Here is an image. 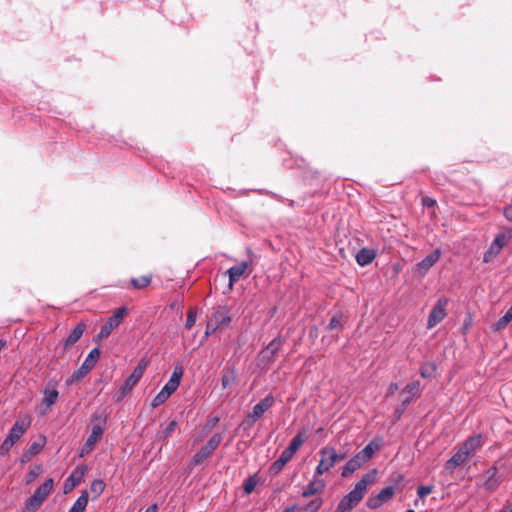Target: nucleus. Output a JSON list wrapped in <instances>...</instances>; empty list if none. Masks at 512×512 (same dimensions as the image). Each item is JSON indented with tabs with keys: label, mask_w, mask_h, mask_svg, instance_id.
Instances as JSON below:
<instances>
[{
	"label": "nucleus",
	"mask_w": 512,
	"mask_h": 512,
	"mask_svg": "<svg viewBox=\"0 0 512 512\" xmlns=\"http://www.w3.org/2000/svg\"><path fill=\"white\" fill-rule=\"evenodd\" d=\"M375 475L376 470L363 475L354 489L342 498L334 512H351L363 499L367 487L375 481Z\"/></svg>",
	"instance_id": "obj_1"
},
{
	"label": "nucleus",
	"mask_w": 512,
	"mask_h": 512,
	"mask_svg": "<svg viewBox=\"0 0 512 512\" xmlns=\"http://www.w3.org/2000/svg\"><path fill=\"white\" fill-rule=\"evenodd\" d=\"M32 422L30 416H23L16 420L8 436L4 439L0 446V454L4 455L13 447V445L24 435Z\"/></svg>",
	"instance_id": "obj_2"
},
{
	"label": "nucleus",
	"mask_w": 512,
	"mask_h": 512,
	"mask_svg": "<svg viewBox=\"0 0 512 512\" xmlns=\"http://www.w3.org/2000/svg\"><path fill=\"white\" fill-rule=\"evenodd\" d=\"M53 486V478H48L35 490L33 495L26 500L25 509L28 512H36L52 492Z\"/></svg>",
	"instance_id": "obj_3"
},
{
	"label": "nucleus",
	"mask_w": 512,
	"mask_h": 512,
	"mask_svg": "<svg viewBox=\"0 0 512 512\" xmlns=\"http://www.w3.org/2000/svg\"><path fill=\"white\" fill-rule=\"evenodd\" d=\"M275 403L273 395L269 394L259 403H257L251 412H249L242 425L245 429H250L259 419L263 417L265 412L269 410Z\"/></svg>",
	"instance_id": "obj_4"
},
{
	"label": "nucleus",
	"mask_w": 512,
	"mask_h": 512,
	"mask_svg": "<svg viewBox=\"0 0 512 512\" xmlns=\"http://www.w3.org/2000/svg\"><path fill=\"white\" fill-rule=\"evenodd\" d=\"M320 456L321 459L315 471L316 476L324 474L330 470L336 462L342 461L346 457L345 454H338L334 448L329 446L320 450Z\"/></svg>",
	"instance_id": "obj_5"
},
{
	"label": "nucleus",
	"mask_w": 512,
	"mask_h": 512,
	"mask_svg": "<svg viewBox=\"0 0 512 512\" xmlns=\"http://www.w3.org/2000/svg\"><path fill=\"white\" fill-rule=\"evenodd\" d=\"M283 343L284 340L282 338H274L265 348L259 352L257 357V365L261 368H265L271 364L275 359V355L281 349Z\"/></svg>",
	"instance_id": "obj_6"
},
{
	"label": "nucleus",
	"mask_w": 512,
	"mask_h": 512,
	"mask_svg": "<svg viewBox=\"0 0 512 512\" xmlns=\"http://www.w3.org/2000/svg\"><path fill=\"white\" fill-rule=\"evenodd\" d=\"M100 357V350L98 348L92 349L84 362L82 363L81 367L74 371V373L71 375V378L69 380L70 383L77 382L83 377H85L95 366L97 360Z\"/></svg>",
	"instance_id": "obj_7"
},
{
	"label": "nucleus",
	"mask_w": 512,
	"mask_h": 512,
	"mask_svg": "<svg viewBox=\"0 0 512 512\" xmlns=\"http://www.w3.org/2000/svg\"><path fill=\"white\" fill-rule=\"evenodd\" d=\"M126 313L127 310L125 307H120L116 309L113 315L110 316L105 322V324L101 327L97 337L99 339L107 338L111 334V332L121 324Z\"/></svg>",
	"instance_id": "obj_8"
},
{
	"label": "nucleus",
	"mask_w": 512,
	"mask_h": 512,
	"mask_svg": "<svg viewBox=\"0 0 512 512\" xmlns=\"http://www.w3.org/2000/svg\"><path fill=\"white\" fill-rule=\"evenodd\" d=\"M448 300L444 297L439 298L435 306L432 308L427 321V328L431 329L439 324L446 316V306Z\"/></svg>",
	"instance_id": "obj_9"
},
{
	"label": "nucleus",
	"mask_w": 512,
	"mask_h": 512,
	"mask_svg": "<svg viewBox=\"0 0 512 512\" xmlns=\"http://www.w3.org/2000/svg\"><path fill=\"white\" fill-rule=\"evenodd\" d=\"M145 367L146 364L142 362L135 367L131 375L126 379L124 385L120 389L119 400H122L126 394L137 385L144 374Z\"/></svg>",
	"instance_id": "obj_10"
},
{
	"label": "nucleus",
	"mask_w": 512,
	"mask_h": 512,
	"mask_svg": "<svg viewBox=\"0 0 512 512\" xmlns=\"http://www.w3.org/2000/svg\"><path fill=\"white\" fill-rule=\"evenodd\" d=\"M395 494L393 486L384 487L377 495L368 498L366 505L370 509H377L388 502Z\"/></svg>",
	"instance_id": "obj_11"
},
{
	"label": "nucleus",
	"mask_w": 512,
	"mask_h": 512,
	"mask_svg": "<svg viewBox=\"0 0 512 512\" xmlns=\"http://www.w3.org/2000/svg\"><path fill=\"white\" fill-rule=\"evenodd\" d=\"M507 244V237L505 234H498L494 241L491 243L489 249L484 253L483 261L488 263L492 261L502 250V248Z\"/></svg>",
	"instance_id": "obj_12"
},
{
	"label": "nucleus",
	"mask_w": 512,
	"mask_h": 512,
	"mask_svg": "<svg viewBox=\"0 0 512 512\" xmlns=\"http://www.w3.org/2000/svg\"><path fill=\"white\" fill-rule=\"evenodd\" d=\"M209 320L214 324L215 328L219 330L227 328L232 319L228 310L220 306L214 310Z\"/></svg>",
	"instance_id": "obj_13"
},
{
	"label": "nucleus",
	"mask_w": 512,
	"mask_h": 512,
	"mask_svg": "<svg viewBox=\"0 0 512 512\" xmlns=\"http://www.w3.org/2000/svg\"><path fill=\"white\" fill-rule=\"evenodd\" d=\"M87 471L86 466L76 467L64 483V493H69L79 485Z\"/></svg>",
	"instance_id": "obj_14"
},
{
	"label": "nucleus",
	"mask_w": 512,
	"mask_h": 512,
	"mask_svg": "<svg viewBox=\"0 0 512 512\" xmlns=\"http://www.w3.org/2000/svg\"><path fill=\"white\" fill-rule=\"evenodd\" d=\"M182 376L183 368L181 366H176L169 381L162 388V391L166 394V396L170 397L177 390L180 385Z\"/></svg>",
	"instance_id": "obj_15"
},
{
	"label": "nucleus",
	"mask_w": 512,
	"mask_h": 512,
	"mask_svg": "<svg viewBox=\"0 0 512 512\" xmlns=\"http://www.w3.org/2000/svg\"><path fill=\"white\" fill-rule=\"evenodd\" d=\"M103 430L100 425H95L92 428L91 434L88 436L85 444L83 445L81 449L80 456H84L85 454L90 453L100 436L102 435Z\"/></svg>",
	"instance_id": "obj_16"
},
{
	"label": "nucleus",
	"mask_w": 512,
	"mask_h": 512,
	"mask_svg": "<svg viewBox=\"0 0 512 512\" xmlns=\"http://www.w3.org/2000/svg\"><path fill=\"white\" fill-rule=\"evenodd\" d=\"M420 390V382L413 381L407 384L401 392L402 396V405L405 407L410 404L413 398L419 393Z\"/></svg>",
	"instance_id": "obj_17"
},
{
	"label": "nucleus",
	"mask_w": 512,
	"mask_h": 512,
	"mask_svg": "<svg viewBox=\"0 0 512 512\" xmlns=\"http://www.w3.org/2000/svg\"><path fill=\"white\" fill-rule=\"evenodd\" d=\"M248 268V263L243 261L238 265L232 266L228 269L227 273L229 275V286L232 287L235 282H237L245 273Z\"/></svg>",
	"instance_id": "obj_18"
},
{
	"label": "nucleus",
	"mask_w": 512,
	"mask_h": 512,
	"mask_svg": "<svg viewBox=\"0 0 512 512\" xmlns=\"http://www.w3.org/2000/svg\"><path fill=\"white\" fill-rule=\"evenodd\" d=\"M467 452L461 448L445 463V469L454 471L458 466L462 465L468 458Z\"/></svg>",
	"instance_id": "obj_19"
},
{
	"label": "nucleus",
	"mask_w": 512,
	"mask_h": 512,
	"mask_svg": "<svg viewBox=\"0 0 512 512\" xmlns=\"http://www.w3.org/2000/svg\"><path fill=\"white\" fill-rule=\"evenodd\" d=\"M86 330V324L80 322L76 325V327L70 332L69 336L65 340L64 346L66 349L72 347L79 339L82 337L84 331Z\"/></svg>",
	"instance_id": "obj_20"
},
{
	"label": "nucleus",
	"mask_w": 512,
	"mask_h": 512,
	"mask_svg": "<svg viewBox=\"0 0 512 512\" xmlns=\"http://www.w3.org/2000/svg\"><path fill=\"white\" fill-rule=\"evenodd\" d=\"M325 488V482L322 479L314 477V479L304 488L302 496L307 498L312 495L321 493Z\"/></svg>",
	"instance_id": "obj_21"
},
{
	"label": "nucleus",
	"mask_w": 512,
	"mask_h": 512,
	"mask_svg": "<svg viewBox=\"0 0 512 512\" xmlns=\"http://www.w3.org/2000/svg\"><path fill=\"white\" fill-rule=\"evenodd\" d=\"M440 256L441 252L439 249L433 250L417 264L418 269L427 272L439 260Z\"/></svg>",
	"instance_id": "obj_22"
},
{
	"label": "nucleus",
	"mask_w": 512,
	"mask_h": 512,
	"mask_svg": "<svg viewBox=\"0 0 512 512\" xmlns=\"http://www.w3.org/2000/svg\"><path fill=\"white\" fill-rule=\"evenodd\" d=\"M481 446H482V436L475 435V436H471L468 439H466L460 448L462 450H464V452H467V455L470 456Z\"/></svg>",
	"instance_id": "obj_23"
},
{
	"label": "nucleus",
	"mask_w": 512,
	"mask_h": 512,
	"mask_svg": "<svg viewBox=\"0 0 512 512\" xmlns=\"http://www.w3.org/2000/svg\"><path fill=\"white\" fill-rule=\"evenodd\" d=\"M365 463L362 462L359 455H355L352 457L343 467L342 469V477H349L351 474H353L356 470L361 468Z\"/></svg>",
	"instance_id": "obj_24"
},
{
	"label": "nucleus",
	"mask_w": 512,
	"mask_h": 512,
	"mask_svg": "<svg viewBox=\"0 0 512 512\" xmlns=\"http://www.w3.org/2000/svg\"><path fill=\"white\" fill-rule=\"evenodd\" d=\"M376 257V251L370 248H362L356 254V262L360 266L370 264Z\"/></svg>",
	"instance_id": "obj_25"
},
{
	"label": "nucleus",
	"mask_w": 512,
	"mask_h": 512,
	"mask_svg": "<svg viewBox=\"0 0 512 512\" xmlns=\"http://www.w3.org/2000/svg\"><path fill=\"white\" fill-rule=\"evenodd\" d=\"M380 446L376 441L369 442L360 452L357 453V455L360 456L362 462L366 463L368 462L373 454L379 450Z\"/></svg>",
	"instance_id": "obj_26"
},
{
	"label": "nucleus",
	"mask_w": 512,
	"mask_h": 512,
	"mask_svg": "<svg viewBox=\"0 0 512 512\" xmlns=\"http://www.w3.org/2000/svg\"><path fill=\"white\" fill-rule=\"evenodd\" d=\"M500 484V479L497 477V468L495 466L491 467L487 471V479L484 483V487L487 490H495Z\"/></svg>",
	"instance_id": "obj_27"
},
{
	"label": "nucleus",
	"mask_w": 512,
	"mask_h": 512,
	"mask_svg": "<svg viewBox=\"0 0 512 512\" xmlns=\"http://www.w3.org/2000/svg\"><path fill=\"white\" fill-rule=\"evenodd\" d=\"M88 500V492L86 490L82 491L81 495L77 498L68 512H85Z\"/></svg>",
	"instance_id": "obj_28"
},
{
	"label": "nucleus",
	"mask_w": 512,
	"mask_h": 512,
	"mask_svg": "<svg viewBox=\"0 0 512 512\" xmlns=\"http://www.w3.org/2000/svg\"><path fill=\"white\" fill-rule=\"evenodd\" d=\"M214 451L204 445L192 458L193 465L197 466L202 464L206 459L212 456Z\"/></svg>",
	"instance_id": "obj_29"
},
{
	"label": "nucleus",
	"mask_w": 512,
	"mask_h": 512,
	"mask_svg": "<svg viewBox=\"0 0 512 512\" xmlns=\"http://www.w3.org/2000/svg\"><path fill=\"white\" fill-rule=\"evenodd\" d=\"M512 321V308L510 307L506 313L499 318L498 321H496L492 325V330L495 332L503 330L510 322Z\"/></svg>",
	"instance_id": "obj_30"
},
{
	"label": "nucleus",
	"mask_w": 512,
	"mask_h": 512,
	"mask_svg": "<svg viewBox=\"0 0 512 512\" xmlns=\"http://www.w3.org/2000/svg\"><path fill=\"white\" fill-rule=\"evenodd\" d=\"M177 427L178 422L176 420L170 421L165 428L157 432L156 438L162 441L168 439L175 432Z\"/></svg>",
	"instance_id": "obj_31"
},
{
	"label": "nucleus",
	"mask_w": 512,
	"mask_h": 512,
	"mask_svg": "<svg viewBox=\"0 0 512 512\" xmlns=\"http://www.w3.org/2000/svg\"><path fill=\"white\" fill-rule=\"evenodd\" d=\"M43 443L33 442L27 450L24 451L21 457L22 462L31 460L32 457L37 455L43 448Z\"/></svg>",
	"instance_id": "obj_32"
},
{
	"label": "nucleus",
	"mask_w": 512,
	"mask_h": 512,
	"mask_svg": "<svg viewBox=\"0 0 512 512\" xmlns=\"http://www.w3.org/2000/svg\"><path fill=\"white\" fill-rule=\"evenodd\" d=\"M236 383V372L234 369H225L222 377H221V384L222 388L226 389L230 387L231 385Z\"/></svg>",
	"instance_id": "obj_33"
},
{
	"label": "nucleus",
	"mask_w": 512,
	"mask_h": 512,
	"mask_svg": "<svg viewBox=\"0 0 512 512\" xmlns=\"http://www.w3.org/2000/svg\"><path fill=\"white\" fill-rule=\"evenodd\" d=\"M58 397L59 393L56 389L45 388L43 404L46 405L47 408H50L57 402Z\"/></svg>",
	"instance_id": "obj_34"
},
{
	"label": "nucleus",
	"mask_w": 512,
	"mask_h": 512,
	"mask_svg": "<svg viewBox=\"0 0 512 512\" xmlns=\"http://www.w3.org/2000/svg\"><path fill=\"white\" fill-rule=\"evenodd\" d=\"M151 281V275H143L139 278H132L130 283L135 289H144L151 284Z\"/></svg>",
	"instance_id": "obj_35"
},
{
	"label": "nucleus",
	"mask_w": 512,
	"mask_h": 512,
	"mask_svg": "<svg viewBox=\"0 0 512 512\" xmlns=\"http://www.w3.org/2000/svg\"><path fill=\"white\" fill-rule=\"evenodd\" d=\"M323 504V501L321 498H315L313 500H311L307 505L303 506V507H299L298 506V509L296 511L298 512H317L320 507L322 506Z\"/></svg>",
	"instance_id": "obj_36"
},
{
	"label": "nucleus",
	"mask_w": 512,
	"mask_h": 512,
	"mask_svg": "<svg viewBox=\"0 0 512 512\" xmlns=\"http://www.w3.org/2000/svg\"><path fill=\"white\" fill-rule=\"evenodd\" d=\"M437 366L434 362H427L421 365L420 375L423 378H431L436 372Z\"/></svg>",
	"instance_id": "obj_37"
},
{
	"label": "nucleus",
	"mask_w": 512,
	"mask_h": 512,
	"mask_svg": "<svg viewBox=\"0 0 512 512\" xmlns=\"http://www.w3.org/2000/svg\"><path fill=\"white\" fill-rule=\"evenodd\" d=\"M304 438L301 432H299L290 442L286 448L293 455L298 451L300 446L303 444Z\"/></svg>",
	"instance_id": "obj_38"
},
{
	"label": "nucleus",
	"mask_w": 512,
	"mask_h": 512,
	"mask_svg": "<svg viewBox=\"0 0 512 512\" xmlns=\"http://www.w3.org/2000/svg\"><path fill=\"white\" fill-rule=\"evenodd\" d=\"M343 327V314L342 312H337L334 314L329 322L328 329H341Z\"/></svg>",
	"instance_id": "obj_39"
},
{
	"label": "nucleus",
	"mask_w": 512,
	"mask_h": 512,
	"mask_svg": "<svg viewBox=\"0 0 512 512\" xmlns=\"http://www.w3.org/2000/svg\"><path fill=\"white\" fill-rule=\"evenodd\" d=\"M106 487L105 482L102 479H95L90 486V490L94 493L95 498L99 497Z\"/></svg>",
	"instance_id": "obj_40"
},
{
	"label": "nucleus",
	"mask_w": 512,
	"mask_h": 512,
	"mask_svg": "<svg viewBox=\"0 0 512 512\" xmlns=\"http://www.w3.org/2000/svg\"><path fill=\"white\" fill-rule=\"evenodd\" d=\"M257 484L258 480L255 475L247 477L243 483L244 492L246 494H251L254 491Z\"/></svg>",
	"instance_id": "obj_41"
},
{
	"label": "nucleus",
	"mask_w": 512,
	"mask_h": 512,
	"mask_svg": "<svg viewBox=\"0 0 512 512\" xmlns=\"http://www.w3.org/2000/svg\"><path fill=\"white\" fill-rule=\"evenodd\" d=\"M222 439H223V436L222 434L220 433H215L209 440L208 442L205 444L209 449H211L212 451H215L220 443L222 442Z\"/></svg>",
	"instance_id": "obj_42"
},
{
	"label": "nucleus",
	"mask_w": 512,
	"mask_h": 512,
	"mask_svg": "<svg viewBox=\"0 0 512 512\" xmlns=\"http://www.w3.org/2000/svg\"><path fill=\"white\" fill-rule=\"evenodd\" d=\"M41 473V467L36 466L29 470V472L25 476V483L27 485L31 484Z\"/></svg>",
	"instance_id": "obj_43"
},
{
	"label": "nucleus",
	"mask_w": 512,
	"mask_h": 512,
	"mask_svg": "<svg viewBox=\"0 0 512 512\" xmlns=\"http://www.w3.org/2000/svg\"><path fill=\"white\" fill-rule=\"evenodd\" d=\"M196 318H197V312L195 309L193 308H190L187 312V319H186V322H185V328L186 329H191L195 322H196Z\"/></svg>",
	"instance_id": "obj_44"
},
{
	"label": "nucleus",
	"mask_w": 512,
	"mask_h": 512,
	"mask_svg": "<svg viewBox=\"0 0 512 512\" xmlns=\"http://www.w3.org/2000/svg\"><path fill=\"white\" fill-rule=\"evenodd\" d=\"M169 397L161 390L151 401L150 406L156 408L167 401Z\"/></svg>",
	"instance_id": "obj_45"
},
{
	"label": "nucleus",
	"mask_w": 512,
	"mask_h": 512,
	"mask_svg": "<svg viewBox=\"0 0 512 512\" xmlns=\"http://www.w3.org/2000/svg\"><path fill=\"white\" fill-rule=\"evenodd\" d=\"M286 464L280 460L279 458L272 463L270 466V473L273 475L278 474L285 466Z\"/></svg>",
	"instance_id": "obj_46"
},
{
	"label": "nucleus",
	"mask_w": 512,
	"mask_h": 512,
	"mask_svg": "<svg viewBox=\"0 0 512 512\" xmlns=\"http://www.w3.org/2000/svg\"><path fill=\"white\" fill-rule=\"evenodd\" d=\"M433 490V486H419L417 488V495L420 497V498H424L426 497L427 495H429Z\"/></svg>",
	"instance_id": "obj_47"
},
{
	"label": "nucleus",
	"mask_w": 512,
	"mask_h": 512,
	"mask_svg": "<svg viewBox=\"0 0 512 512\" xmlns=\"http://www.w3.org/2000/svg\"><path fill=\"white\" fill-rule=\"evenodd\" d=\"M293 456L294 455L292 453L285 449L284 451H282L279 459L282 460L285 464H287L293 458Z\"/></svg>",
	"instance_id": "obj_48"
},
{
	"label": "nucleus",
	"mask_w": 512,
	"mask_h": 512,
	"mask_svg": "<svg viewBox=\"0 0 512 512\" xmlns=\"http://www.w3.org/2000/svg\"><path fill=\"white\" fill-rule=\"evenodd\" d=\"M169 306L172 310H176L177 312L181 313L182 308H183V302L175 300V301L171 302Z\"/></svg>",
	"instance_id": "obj_49"
},
{
	"label": "nucleus",
	"mask_w": 512,
	"mask_h": 512,
	"mask_svg": "<svg viewBox=\"0 0 512 512\" xmlns=\"http://www.w3.org/2000/svg\"><path fill=\"white\" fill-rule=\"evenodd\" d=\"M218 329L215 328L214 324L209 320L208 323H207V326H206V332H205V335L208 336L210 334H213L215 331H217Z\"/></svg>",
	"instance_id": "obj_50"
},
{
	"label": "nucleus",
	"mask_w": 512,
	"mask_h": 512,
	"mask_svg": "<svg viewBox=\"0 0 512 512\" xmlns=\"http://www.w3.org/2000/svg\"><path fill=\"white\" fill-rule=\"evenodd\" d=\"M504 215L508 221L512 222V203L504 209Z\"/></svg>",
	"instance_id": "obj_51"
},
{
	"label": "nucleus",
	"mask_w": 512,
	"mask_h": 512,
	"mask_svg": "<svg viewBox=\"0 0 512 512\" xmlns=\"http://www.w3.org/2000/svg\"><path fill=\"white\" fill-rule=\"evenodd\" d=\"M398 390L397 383H391L388 387L387 395H393Z\"/></svg>",
	"instance_id": "obj_52"
},
{
	"label": "nucleus",
	"mask_w": 512,
	"mask_h": 512,
	"mask_svg": "<svg viewBox=\"0 0 512 512\" xmlns=\"http://www.w3.org/2000/svg\"><path fill=\"white\" fill-rule=\"evenodd\" d=\"M435 203H436V201L434 199H432V198H429V197L423 198V204L428 206V207L434 206Z\"/></svg>",
	"instance_id": "obj_53"
},
{
	"label": "nucleus",
	"mask_w": 512,
	"mask_h": 512,
	"mask_svg": "<svg viewBox=\"0 0 512 512\" xmlns=\"http://www.w3.org/2000/svg\"><path fill=\"white\" fill-rule=\"evenodd\" d=\"M157 510H158L157 505H156V504H152V505H150V506L146 509V511H145V512H157Z\"/></svg>",
	"instance_id": "obj_54"
},
{
	"label": "nucleus",
	"mask_w": 512,
	"mask_h": 512,
	"mask_svg": "<svg viewBox=\"0 0 512 512\" xmlns=\"http://www.w3.org/2000/svg\"><path fill=\"white\" fill-rule=\"evenodd\" d=\"M298 509V506L297 505H292L290 507H287L285 510H283L282 512H295L296 510Z\"/></svg>",
	"instance_id": "obj_55"
},
{
	"label": "nucleus",
	"mask_w": 512,
	"mask_h": 512,
	"mask_svg": "<svg viewBox=\"0 0 512 512\" xmlns=\"http://www.w3.org/2000/svg\"><path fill=\"white\" fill-rule=\"evenodd\" d=\"M6 345V342L5 341H2L0 340V351L2 350V348Z\"/></svg>",
	"instance_id": "obj_56"
},
{
	"label": "nucleus",
	"mask_w": 512,
	"mask_h": 512,
	"mask_svg": "<svg viewBox=\"0 0 512 512\" xmlns=\"http://www.w3.org/2000/svg\"><path fill=\"white\" fill-rule=\"evenodd\" d=\"M218 421H219V418H218V417H215V418L212 420V425H215Z\"/></svg>",
	"instance_id": "obj_57"
},
{
	"label": "nucleus",
	"mask_w": 512,
	"mask_h": 512,
	"mask_svg": "<svg viewBox=\"0 0 512 512\" xmlns=\"http://www.w3.org/2000/svg\"><path fill=\"white\" fill-rule=\"evenodd\" d=\"M500 512H511V511L508 510L507 507H504Z\"/></svg>",
	"instance_id": "obj_58"
},
{
	"label": "nucleus",
	"mask_w": 512,
	"mask_h": 512,
	"mask_svg": "<svg viewBox=\"0 0 512 512\" xmlns=\"http://www.w3.org/2000/svg\"><path fill=\"white\" fill-rule=\"evenodd\" d=\"M508 510H510L512 512V503L509 504L508 506H506Z\"/></svg>",
	"instance_id": "obj_59"
},
{
	"label": "nucleus",
	"mask_w": 512,
	"mask_h": 512,
	"mask_svg": "<svg viewBox=\"0 0 512 512\" xmlns=\"http://www.w3.org/2000/svg\"><path fill=\"white\" fill-rule=\"evenodd\" d=\"M406 512H415V511H414V510H412V509H409V510H407Z\"/></svg>",
	"instance_id": "obj_60"
},
{
	"label": "nucleus",
	"mask_w": 512,
	"mask_h": 512,
	"mask_svg": "<svg viewBox=\"0 0 512 512\" xmlns=\"http://www.w3.org/2000/svg\"><path fill=\"white\" fill-rule=\"evenodd\" d=\"M511 308H512V304H511Z\"/></svg>",
	"instance_id": "obj_61"
}]
</instances>
